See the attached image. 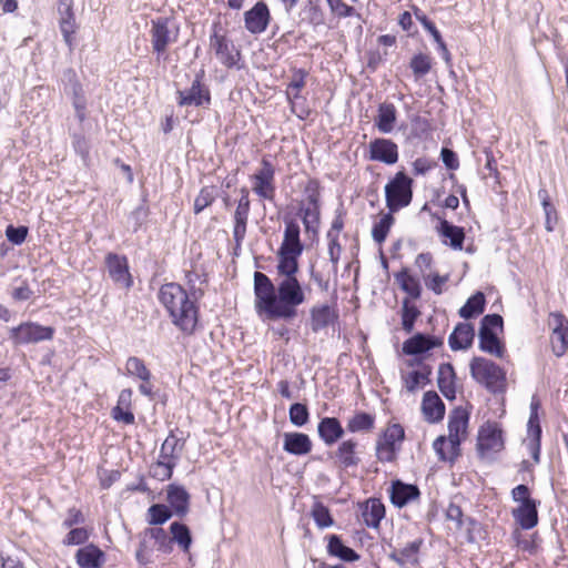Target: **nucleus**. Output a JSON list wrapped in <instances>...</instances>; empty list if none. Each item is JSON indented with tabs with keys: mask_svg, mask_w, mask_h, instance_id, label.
I'll return each mask as SVG.
<instances>
[{
	"mask_svg": "<svg viewBox=\"0 0 568 568\" xmlns=\"http://www.w3.org/2000/svg\"><path fill=\"white\" fill-rule=\"evenodd\" d=\"M276 284L262 272L254 273V306L256 313L268 321H290L306 295L297 278L298 266H276Z\"/></svg>",
	"mask_w": 568,
	"mask_h": 568,
	"instance_id": "f257e3e1",
	"label": "nucleus"
},
{
	"mask_svg": "<svg viewBox=\"0 0 568 568\" xmlns=\"http://www.w3.org/2000/svg\"><path fill=\"white\" fill-rule=\"evenodd\" d=\"M158 297L173 325L184 334H193L199 321V308L187 292L180 284L171 282L160 287Z\"/></svg>",
	"mask_w": 568,
	"mask_h": 568,
	"instance_id": "f03ea898",
	"label": "nucleus"
},
{
	"mask_svg": "<svg viewBox=\"0 0 568 568\" xmlns=\"http://www.w3.org/2000/svg\"><path fill=\"white\" fill-rule=\"evenodd\" d=\"M468 419V414L465 410L460 408L453 410L448 420V438L439 436L433 443L434 450L440 460L454 462L457 458Z\"/></svg>",
	"mask_w": 568,
	"mask_h": 568,
	"instance_id": "7ed1b4c3",
	"label": "nucleus"
},
{
	"mask_svg": "<svg viewBox=\"0 0 568 568\" xmlns=\"http://www.w3.org/2000/svg\"><path fill=\"white\" fill-rule=\"evenodd\" d=\"M471 377L491 393L506 389V372L496 363L485 357H474L469 365Z\"/></svg>",
	"mask_w": 568,
	"mask_h": 568,
	"instance_id": "20e7f679",
	"label": "nucleus"
},
{
	"mask_svg": "<svg viewBox=\"0 0 568 568\" xmlns=\"http://www.w3.org/2000/svg\"><path fill=\"white\" fill-rule=\"evenodd\" d=\"M413 183L412 178L399 171L385 185L386 206L390 212H397L410 204L413 200Z\"/></svg>",
	"mask_w": 568,
	"mask_h": 568,
	"instance_id": "39448f33",
	"label": "nucleus"
},
{
	"mask_svg": "<svg viewBox=\"0 0 568 568\" xmlns=\"http://www.w3.org/2000/svg\"><path fill=\"white\" fill-rule=\"evenodd\" d=\"M300 225L294 220L285 222L283 242L277 252L276 266H298V257L303 253V244L300 239Z\"/></svg>",
	"mask_w": 568,
	"mask_h": 568,
	"instance_id": "423d86ee",
	"label": "nucleus"
},
{
	"mask_svg": "<svg viewBox=\"0 0 568 568\" xmlns=\"http://www.w3.org/2000/svg\"><path fill=\"white\" fill-rule=\"evenodd\" d=\"M495 328H503V317L498 314H488L481 318L479 328V348L490 355L501 358L505 348L499 341Z\"/></svg>",
	"mask_w": 568,
	"mask_h": 568,
	"instance_id": "0eeeda50",
	"label": "nucleus"
},
{
	"mask_svg": "<svg viewBox=\"0 0 568 568\" xmlns=\"http://www.w3.org/2000/svg\"><path fill=\"white\" fill-rule=\"evenodd\" d=\"M210 48L214 52L216 59L229 69H242L241 51L235 47L233 41L224 33L219 32L217 26H214L213 32L210 36Z\"/></svg>",
	"mask_w": 568,
	"mask_h": 568,
	"instance_id": "6e6552de",
	"label": "nucleus"
},
{
	"mask_svg": "<svg viewBox=\"0 0 568 568\" xmlns=\"http://www.w3.org/2000/svg\"><path fill=\"white\" fill-rule=\"evenodd\" d=\"M405 432L399 424L389 425L376 443V457L382 463H392L400 449Z\"/></svg>",
	"mask_w": 568,
	"mask_h": 568,
	"instance_id": "1a4fd4ad",
	"label": "nucleus"
},
{
	"mask_svg": "<svg viewBox=\"0 0 568 568\" xmlns=\"http://www.w3.org/2000/svg\"><path fill=\"white\" fill-rule=\"evenodd\" d=\"M203 72L197 73L189 89L178 91L180 106L207 108L211 104L210 89L202 82Z\"/></svg>",
	"mask_w": 568,
	"mask_h": 568,
	"instance_id": "9d476101",
	"label": "nucleus"
},
{
	"mask_svg": "<svg viewBox=\"0 0 568 568\" xmlns=\"http://www.w3.org/2000/svg\"><path fill=\"white\" fill-rule=\"evenodd\" d=\"M53 334L54 329L52 327L29 322L11 328L10 338L16 344H30L50 341Z\"/></svg>",
	"mask_w": 568,
	"mask_h": 568,
	"instance_id": "9b49d317",
	"label": "nucleus"
},
{
	"mask_svg": "<svg viewBox=\"0 0 568 568\" xmlns=\"http://www.w3.org/2000/svg\"><path fill=\"white\" fill-rule=\"evenodd\" d=\"M241 197L237 201V205L235 207L233 214V239L236 247H241L247 230L248 215L251 211V201H250V192L246 187H242L240 190Z\"/></svg>",
	"mask_w": 568,
	"mask_h": 568,
	"instance_id": "f8f14e48",
	"label": "nucleus"
},
{
	"mask_svg": "<svg viewBox=\"0 0 568 568\" xmlns=\"http://www.w3.org/2000/svg\"><path fill=\"white\" fill-rule=\"evenodd\" d=\"M262 168L252 175L253 192L261 199L273 201L275 196L274 175L272 163L262 159Z\"/></svg>",
	"mask_w": 568,
	"mask_h": 568,
	"instance_id": "ddd939ff",
	"label": "nucleus"
},
{
	"mask_svg": "<svg viewBox=\"0 0 568 568\" xmlns=\"http://www.w3.org/2000/svg\"><path fill=\"white\" fill-rule=\"evenodd\" d=\"M62 83L64 93L72 97L77 118L82 122L85 119L87 101L82 85L73 69L69 68L63 71Z\"/></svg>",
	"mask_w": 568,
	"mask_h": 568,
	"instance_id": "4468645a",
	"label": "nucleus"
},
{
	"mask_svg": "<svg viewBox=\"0 0 568 568\" xmlns=\"http://www.w3.org/2000/svg\"><path fill=\"white\" fill-rule=\"evenodd\" d=\"M105 265L109 276L116 286L129 290L133 285L126 256L109 253L105 256Z\"/></svg>",
	"mask_w": 568,
	"mask_h": 568,
	"instance_id": "2eb2a0df",
	"label": "nucleus"
},
{
	"mask_svg": "<svg viewBox=\"0 0 568 568\" xmlns=\"http://www.w3.org/2000/svg\"><path fill=\"white\" fill-rule=\"evenodd\" d=\"M169 23L170 21L166 18H158L152 20V27L150 30L151 43L153 51L158 54L159 58L166 51V48L170 43L176 41V34H173V32L170 30Z\"/></svg>",
	"mask_w": 568,
	"mask_h": 568,
	"instance_id": "dca6fc26",
	"label": "nucleus"
},
{
	"mask_svg": "<svg viewBox=\"0 0 568 568\" xmlns=\"http://www.w3.org/2000/svg\"><path fill=\"white\" fill-rule=\"evenodd\" d=\"M270 10L265 2L258 1L252 9L244 13V23L248 32L253 34L262 33L270 23Z\"/></svg>",
	"mask_w": 568,
	"mask_h": 568,
	"instance_id": "f3484780",
	"label": "nucleus"
},
{
	"mask_svg": "<svg viewBox=\"0 0 568 568\" xmlns=\"http://www.w3.org/2000/svg\"><path fill=\"white\" fill-rule=\"evenodd\" d=\"M369 159L392 165L398 161V146L388 139H375L369 143Z\"/></svg>",
	"mask_w": 568,
	"mask_h": 568,
	"instance_id": "a211bd4d",
	"label": "nucleus"
},
{
	"mask_svg": "<svg viewBox=\"0 0 568 568\" xmlns=\"http://www.w3.org/2000/svg\"><path fill=\"white\" fill-rule=\"evenodd\" d=\"M442 344L443 341L438 337L417 333L404 342L403 353L406 355L418 356L437 346H440Z\"/></svg>",
	"mask_w": 568,
	"mask_h": 568,
	"instance_id": "6ab92c4d",
	"label": "nucleus"
},
{
	"mask_svg": "<svg viewBox=\"0 0 568 568\" xmlns=\"http://www.w3.org/2000/svg\"><path fill=\"white\" fill-rule=\"evenodd\" d=\"M422 412L429 423H437L444 418L445 404L434 390H428L423 396Z\"/></svg>",
	"mask_w": 568,
	"mask_h": 568,
	"instance_id": "aec40b11",
	"label": "nucleus"
},
{
	"mask_svg": "<svg viewBox=\"0 0 568 568\" xmlns=\"http://www.w3.org/2000/svg\"><path fill=\"white\" fill-rule=\"evenodd\" d=\"M419 495L420 491L416 485L405 484L400 480H395L392 484L390 500L398 508H403L409 501L417 499Z\"/></svg>",
	"mask_w": 568,
	"mask_h": 568,
	"instance_id": "412c9836",
	"label": "nucleus"
},
{
	"mask_svg": "<svg viewBox=\"0 0 568 568\" xmlns=\"http://www.w3.org/2000/svg\"><path fill=\"white\" fill-rule=\"evenodd\" d=\"M310 315L311 329L314 333H318L320 331L326 328L338 318V314L335 308L326 304L313 306L310 311Z\"/></svg>",
	"mask_w": 568,
	"mask_h": 568,
	"instance_id": "4be33fe9",
	"label": "nucleus"
},
{
	"mask_svg": "<svg viewBox=\"0 0 568 568\" xmlns=\"http://www.w3.org/2000/svg\"><path fill=\"white\" fill-rule=\"evenodd\" d=\"M317 433L325 445L332 446L344 436V428L335 417H324L317 425Z\"/></svg>",
	"mask_w": 568,
	"mask_h": 568,
	"instance_id": "5701e85b",
	"label": "nucleus"
},
{
	"mask_svg": "<svg viewBox=\"0 0 568 568\" xmlns=\"http://www.w3.org/2000/svg\"><path fill=\"white\" fill-rule=\"evenodd\" d=\"M537 505L536 500H525L513 509V517L523 529H531L538 524Z\"/></svg>",
	"mask_w": 568,
	"mask_h": 568,
	"instance_id": "b1692460",
	"label": "nucleus"
},
{
	"mask_svg": "<svg viewBox=\"0 0 568 568\" xmlns=\"http://www.w3.org/2000/svg\"><path fill=\"white\" fill-rule=\"evenodd\" d=\"M475 336L474 326L469 323H458L449 335L448 344L453 351L467 349Z\"/></svg>",
	"mask_w": 568,
	"mask_h": 568,
	"instance_id": "393cba45",
	"label": "nucleus"
},
{
	"mask_svg": "<svg viewBox=\"0 0 568 568\" xmlns=\"http://www.w3.org/2000/svg\"><path fill=\"white\" fill-rule=\"evenodd\" d=\"M283 438V449L288 454L301 456L312 450V442L304 433H285Z\"/></svg>",
	"mask_w": 568,
	"mask_h": 568,
	"instance_id": "a878e982",
	"label": "nucleus"
},
{
	"mask_svg": "<svg viewBox=\"0 0 568 568\" xmlns=\"http://www.w3.org/2000/svg\"><path fill=\"white\" fill-rule=\"evenodd\" d=\"M168 501L172 514L184 517L189 513L190 495L182 486L168 487Z\"/></svg>",
	"mask_w": 568,
	"mask_h": 568,
	"instance_id": "bb28decb",
	"label": "nucleus"
},
{
	"mask_svg": "<svg viewBox=\"0 0 568 568\" xmlns=\"http://www.w3.org/2000/svg\"><path fill=\"white\" fill-rule=\"evenodd\" d=\"M357 442L354 439H347L342 442L334 453L336 462L343 468L357 467L361 463V458L356 453Z\"/></svg>",
	"mask_w": 568,
	"mask_h": 568,
	"instance_id": "cd10ccee",
	"label": "nucleus"
},
{
	"mask_svg": "<svg viewBox=\"0 0 568 568\" xmlns=\"http://www.w3.org/2000/svg\"><path fill=\"white\" fill-rule=\"evenodd\" d=\"M504 446L501 430L496 426L488 425L481 428L478 436V448L484 452H499Z\"/></svg>",
	"mask_w": 568,
	"mask_h": 568,
	"instance_id": "c85d7f7f",
	"label": "nucleus"
},
{
	"mask_svg": "<svg viewBox=\"0 0 568 568\" xmlns=\"http://www.w3.org/2000/svg\"><path fill=\"white\" fill-rule=\"evenodd\" d=\"M75 558L81 568H100L104 561V554L98 546L91 544L80 548Z\"/></svg>",
	"mask_w": 568,
	"mask_h": 568,
	"instance_id": "c756f323",
	"label": "nucleus"
},
{
	"mask_svg": "<svg viewBox=\"0 0 568 568\" xmlns=\"http://www.w3.org/2000/svg\"><path fill=\"white\" fill-rule=\"evenodd\" d=\"M557 326L552 329L550 344L554 354L557 357L562 356L568 349V326L564 325V317L560 314L555 315Z\"/></svg>",
	"mask_w": 568,
	"mask_h": 568,
	"instance_id": "7c9ffc66",
	"label": "nucleus"
},
{
	"mask_svg": "<svg viewBox=\"0 0 568 568\" xmlns=\"http://www.w3.org/2000/svg\"><path fill=\"white\" fill-rule=\"evenodd\" d=\"M185 446V439L176 437L173 433L163 442L159 457L176 466Z\"/></svg>",
	"mask_w": 568,
	"mask_h": 568,
	"instance_id": "2f4dec72",
	"label": "nucleus"
},
{
	"mask_svg": "<svg viewBox=\"0 0 568 568\" xmlns=\"http://www.w3.org/2000/svg\"><path fill=\"white\" fill-rule=\"evenodd\" d=\"M385 516V506L379 499L371 498L362 507L363 521L367 527L378 528Z\"/></svg>",
	"mask_w": 568,
	"mask_h": 568,
	"instance_id": "473e14b6",
	"label": "nucleus"
},
{
	"mask_svg": "<svg viewBox=\"0 0 568 568\" xmlns=\"http://www.w3.org/2000/svg\"><path fill=\"white\" fill-rule=\"evenodd\" d=\"M455 372L449 363L440 364L438 368V378L437 384L442 394L449 400L455 399L456 389H455Z\"/></svg>",
	"mask_w": 568,
	"mask_h": 568,
	"instance_id": "72a5a7b5",
	"label": "nucleus"
},
{
	"mask_svg": "<svg viewBox=\"0 0 568 568\" xmlns=\"http://www.w3.org/2000/svg\"><path fill=\"white\" fill-rule=\"evenodd\" d=\"M327 540V552L329 556L337 557L347 562L359 559V555L354 549L345 546L338 535H329Z\"/></svg>",
	"mask_w": 568,
	"mask_h": 568,
	"instance_id": "f704fd0d",
	"label": "nucleus"
},
{
	"mask_svg": "<svg viewBox=\"0 0 568 568\" xmlns=\"http://www.w3.org/2000/svg\"><path fill=\"white\" fill-rule=\"evenodd\" d=\"M396 108L393 103H381L375 118V126L382 133H390L396 123Z\"/></svg>",
	"mask_w": 568,
	"mask_h": 568,
	"instance_id": "c9c22d12",
	"label": "nucleus"
},
{
	"mask_svg": "<svg viewBox=\"0 0 568 568\" xmlns=\"http://www.w3.org/2000/svg\"><path fill=\"white\" fill-rule=\"evenodd\" d=\"M432 368L424 365L420 371H412L407 374H402L404 387L408 393H415L420 386L429 383Z\"/></svg>",
	"mask_w": 568,
	"mask_h": 568,
	"instance_id": "e433bc0d",
	"label": "nucleus"
},
{
	"mask_svg": "<svg viewBox=\"0 0 568 568\" xmlns=\"http://www.w3.org/2000/svg\"><path fill=\"white\" fill-rule=\"evenodd\" d=\"M442 236L449 240V245L454 250H462L465 240L463 227L456 226L446 220H442L438 229Z\"/></svg>",
	"mask_w": 568,
	"mask_h": 568,
	"instance_id": "4c0bfd02",
	"label": "nucleus"
},
{
	"mask_svg": "<svg viewBox=\"0 0 568 568\" xmlns=\"http://www.w3.org/2000/svg\"><path fill=\"white\" fill-rule=\"evenodd\" d=\"M485 304L486 300L484 293L477 292L466 301L464 306L460 307L458 314L465 320L473 318L484 312Z\"/></svg>",
	"mask_w": 568,
	"mask_h": 568,
	"instance_id": "58836bf2",
	"label": "nucleus"
},
{
	"mask_svg": "<svg viewBox=\"0 0 568 568\" xmlns=\"http://www.w3.org/2000/svg\"><path fill=\"white\" fill-rule=\"evenodd\" d=\"M395 280L399 284L400 288L407 293L412 298H419L422 294V287L419 281L410 275L407 270H402L395 274Z\"/></svg>",
	"mask_w": 568,
	"mask_h": 568,
	"instance_id": "ea45409f",
	"label": "nucleus"
},
{
	"mask_svg": "<svg viewBox=\"0 0 568 568\" xmlns=\"http://www.w3.org/2000/svg\"><path fill=\"white\" fill-rule=\"evenodd\" d=\"M375 417L365 412H358L347 422V430L351 433H368L374 428Z\"/></svg>",
	"mask_w": 568,
	"mask_h": 568,
	"instance_id": "a19ab883",
	"label": "nucleus"
},
{
	"mask_svg": "<svg viewBox=\"0 0 568 568\" xmlns=\"http://www.w3.org/2000/svg\"><path fill=\"white\" fill-rule=\"evenodd\" d=\"M170 532L172 535L171 540L178 542L183 551L189 552L192 544V536L187 526L179 521H174L170 525Z\"/></svg>",
	"mask_w": 568,
	"mask_h": 568,
	"instance_id": "79ce46f5",
	"label": "nucleus"
},
{
	"mask_svg": "<svg viewBox=\"0 0 568 568\" xmlns=\"http://www.w3.org/2000/svg\"><path fill=\"white\" fill-rule=\"evenodd\" d=\"M125 371L128 375L134 376L142 382L151 381L152 375L150 369L145 366L144 362L136 356H131L128 358L125 363Z\"/></svg>",
	"mask_w": 568,
	"mask_h": 568,
	"instance_id": "37998d69",
	"label": "nucleus"
},
{
	"mask_svg": "<svg viewBox=\"0 0 568 568\" xmlns=\"http://www.w3.org/2000/svg\"><path fill=\"white\" fill-rule=\"evenodd\" d=\"M393 213L394 212L389 211L388 213L384 214L381 220L373 225L372 237L376 243L382 244L386 240L387 234L395 221Z\"/></svg>",
	"mask_w": 568,
	"mask_h": 568,
	"instance_id": "c03bdc74",
	"label": "nucleus"
},
{
	"mask_svg": "<svg viewBox=\"0 0 568 568\" xmlns=\"http://www.w3.org/2000/svg\"><path fill=\"white\" fill-rule=\"evenodd\" d=\"M419 315L420 312L417 306L410 303L408 298H404L402 303V326L406 333L414 329V324Z\"/></svg>",
	"mask_w": 568,
	"mask_h": 568,
	"instance_id": "a18cd8bd",
	"label": "nucleus"
},
{
	"mask_svg": "<svg viewBox=\"0 0 568 568\" xmlns=\"http://www.w3.org/2000/svg\"><path fill=\"white\" fill-rule=\"evenodd\" d=\"M409 68L416 80L425 77L432 70V58L426 53L415 54L409 62Z\"/></svg>",
	"mask_w": 568,
	"mask_h": 568,
	"instance_id": "49530a36",
	"label": "nucleus"
},
{
	"mask_svg": "<svg viewBox=\"0 0 568 568\" xmlns=\"http://www.w3.org/2000/svg\"><path fill=\"white\" fill-rule=\"evenodd\" d=\"M311 516L320 529H324L334 525V519L329 513V509L321 501H315Z\"/></svg>",
	"mask_w": 568,
	"mask_h": 568,
	"instance_id": "de8ad7c7",
	"label": "nucleus"
},
{
	"mask_svg": "<svg viewBox=\"0 0 568 568\" xmlns=\"http://www.w3.org/2000/svg\"><path fill=\"white\" fill-rule=\"evenodd\" d=\"M60 30L63 36L65 43L71 48L72 34L75 31L74 17L70 4H64V12L60 20Z\"/></svg>",
	"mask_w": 568,
	"mask_h": 568,
	"instance_id": "09e8293b",
	"label": "nucleus"
},
{
	"mask_svg": "<svg viewBox=\"0 0 568 568\" xmlns=\"http://www.w3.org/2000/svg\"><path fill=\"white\" fill-rule=\"evenodd\" d=\"M172 517L171 509L163 504H154L148 509V523L150 525H162Z\"/></svg>",
	"mask_w": 568,
	"mask_h": 568,
	"instance_id": "8fccbe9b",
	"label": "nucleus"
},
{
	"mask_svg": "<svg viewBox=\"0 0 568 568\" xmlns=\"http://www.w3.org/2000/svg\"><path fill=\"white\" fill-rule=\"evenodd\" d=\"M214 186H204L194 200V213L200 214L204 209L210 206L215 201Z\"/></svg>",
	"mask_w": 568,
	"mask_h": 568,
	"instance_id": "3c124183",
	"label": "nucleus"
},
{
	"mask_svg": "<svg viewBox=\"0 0 568 568\" xmlns=\"http://www.w3.org/2000/svg\"><path fill=\"white\" fill-rule=\"evenodd\" d=\"M422 544V539L408 542L405 547L399 549L398 552L393 554V558L400 564L415 561L416 555L419 551Z\"/></svg>",
	"mask_w": 568,
	"mask_h": 568,
	"instance_id": "603ef678",
	"label": "nucleus"
},
{
	"mask_svg": "<svg viewBox=\"0 0 568 568\" xmlns=\"http://www.w3.org/2000/svg\"><path fill=\"white\" fill-rule=\"evenodd\" d=\"M290 422L297 427L304 426L310 419L308 408L305 404L294 403L288 410Z\"/></svg>",
	"mask_w": 568,
	"mask_h": 568,
	"instance_id": "864d4df0",
	"label": "nucleus"
},
{
	"mask_svg": "<svg viewBox=\"0 0 568 568\" xmlns=\"http://www.w3.org/2000/svg\"><path fill=\"white\" fill-rule=\"evenodd\" d=\"M305 78L306 72L304 70L298 69L294 72L286 91L288 99L300 98V91L305 87Z\"/></svg>",
	"mask_w": 568,
	"mask_h": 568,
	"instance_id": "5fc2aeb1",
	"label": "nucleus"
},
{
	"mask_svg": "<svg viewBox=\"0 0 568 568\" xmlns=\"http://www.w3.org/2000/svg\"><path fill=\"white\" fill-rule=\"evenodd\" d=\"M175 465L159 457V460L151 468V474L159 480H166L172 477Z\"/></svg>",
	"mask_w": 568,
	"mask_h": 568,
	"instance_id": "6e6d98bb",
	"label": "nucleus"
},
{
	"mask_svg": "<svg viewBox=\"0 0 568 568\" xmlns=\"http://www.w3.org/2000/svg\"><path fill=\"white\" fill-rule=\"evenodd\" d=\"M303 223L307 231H315L320 224V207L308 206L302 209Z\"/></svg>",
	"mask_w": 568,
	"mask_h": 568,
	"instance_id": "4d7b16f0",
	"label": "nucleus"
},
{
	"mask_svg": "<svg viewBox=\"0 0 568 568\" xmlns=\"http://www.w3.org/2000/svg\"><path fill=\"white\" fill-rule=\"evenodd\" d=\"M146 534L150 535L151 538H153L158 545L159 550H162L164 552H169L171 550V539L168 537V534L163 528L155 527V528H149L146 530Z\"/></svg>",
	"mask_w": 568,
	"mask_h": 568,
	"instance_id": "13d9d810",
	"label": "nucleus"
},
{
	"mask_svg": "<svg viewBox=\"0 0 568 568\" xmlns=\"http://www.w3.org/2000/svg\"><path fill=\"white\" fill-rule=\"evenodd\" d=\"M327 239L329 260L334 265H337L342 252V246L338 242L336 233L327 232Z\"/></svg>",
	"mask_w": 568,
	"mask_h": 568,
	"instance_id": "bf43d9fd",
	"label": "nucleus"
},
{
	"mask_svg": "<svg viewBox=\"0 0 568 568\" xmlns=\"http://www.w3.org/2000/svg\"><path fill=\"white\" fill-rule=\"evenodd\" d=\"M6 235L11 243L19 245L24 242L28 235V229L26 226L16 227L13 225H9L6 230Z\"/></svg>",
	"mask_w": 568,
	"mask_h": 568,
	"instance_id": "052dcab7",
	"label": "nucleus"
},
{
	"mask_svg": "<svg viewBox=\"0 0 568 568\" xmlns=\"http://www.w3.org/2000/svg\"><path fill=\"white\" fill-rule=\"evenodd\" d=\"M89 538V532L85 528H74L71 529L65 536L64 544L65 545H82Z\"/></svg>",
	"mask_w": 568,
	"mask_h": 568,
	"instance_id": "680f3d73",
	"label": "nucleus"
},
{
	"mask_svg": "<svg viewBox=\"0 0 568 568\" xmlns=\"http://www.w3.org/2000/svg\"><path fill=\"white\" fill-rule=\"evenodd\" d=\"M332 12L338 17L346 18L352 17L355 13V9L342 0H326Z\"/></svg>",
	"mask_w": 568,
	"mask_h": 568,
	"instance_id": "e2e57ef3",
	"label": "nucleus"
},
{
	"mask_svg": "<svg viewBox=\"0 0 568 568\" xmlns=\"http://www.w3.org/2000/svg\"><path fill=\"white\" fill-rule=\"evenodd\" d=\"M413 173L415 175H425L432 169H434L437 163L428 158H417L413 163Z\"/></svg>",
	"mask_w": 568,
	"mask_h": 568,
	"instance_id": "0e129e2a",
	"label": "nucleus"
},
{
	"mask_svg": "<svg viewBox=\"0 0 568 568\" xmlns=\"http://www.w3.org/2000/svg\"><path fill=\"white\" fill-rule=\"evenodd\" d=\"M426 286L432 290L435 294L439 295L443 293V285L448 281V275L434 274L433 276H425Z\"/></svg>",
	"mask_w": 568,
	"mask_h": 568,
	"instance_id": "69168bd1",
	"label": "nucleus"
},
{
	"mask_svg": "<svg viewBox=\"0 0 568 568\" xmlns=\"http://www.w3.org/2000/svg\"><path fill=\"white\" fill-rule=\"evenodd\" d=\"M540 436L541 427L537 426L535 428V437H531L527 444L535 463H539L540 460Z\"/></svg>",
	"mask_w": 568,
	"mask_h": 568,
	"instance_id": "338daca9",
	"label": "nucleus"
},
{
	"mask_svg": "<svg viewBox=\"0 0 568 568\" xmlns=\"http://www.w3.org/2000/svg\"><path fill=\"white\" fill-rule=\"evenodd\" d=\"M440 159L448 170H457L459 168L457 154L448 148L442 149Z\"/></svg>",
	"mask_w": 568,
	"mask_h": 568,
	"instance_id": "774afa93",
	"label": "nucleus"
}]
</instances>
